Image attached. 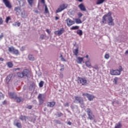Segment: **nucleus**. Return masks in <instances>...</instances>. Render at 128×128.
Here are the masks:
<instances>
[{"label": "nucleus", "instance_id": "f257e3e1", "mask_svg": "<svg viewBox=\"0 0 128 128\" xmlns=\"http://www.w3.org/2000/svg\"><path fill=\"white\" fill-rule=\"evenodd\" d=\"M107 20H108V26H114V19L112 18V12H109L108 14H106L103 16L101 24H106Z\"/></svg>", "mask_w": 128, "mask_h": 128}, {"label": "nucleus", "instance_id": "f03ea898", "mask_svg": "<svg viewBox=\"0 0 128 128\" xmlns=\"http://www.w3.org/2000/svg\"><path fill=\"white\" fill-rule=\"evenodd\" d=\"M30 70L24 69L22 72H18L17 76L18 78H24V76H30Z\"/></svg>", "mask_w": 128, "mask_h": 128}, {"label": "nucleus", "instance_id": "7ed1b4c3", "mask_svg": "<svg viewBox=\"0 0 128 128\" xmlns=\"http://www.w3.org/2000/svg\"><path fill=\"white\" fill-rule=\"evenodd\" d=\"M68 5L66 4H60L59 7L56 10V14L60 12H62V10H66V8H68Z\"/></svg>", "mask_w": 128, "mask_h": 128}, {"label": "nucleus", "instance_id": "20e7f679", "mask_svg": "<svg viewBox=\"0 0 128 128\" xmlns=\"http://www.w3.org/2000/svg\"><path fill=\"white\" fill-rule=\"evenodd\" d=\"M78 84H80L82 86H86L88 84V80H86V78L78 77Z\"/></svg>", "mask_w": 128, "mask_h": 128}, {"label": "nucleus", "instance_id": "39448f33", "mask_svg": "<svg viewBox=\"0 0 128 128\" xmlns=\"http://www.w3.org/2000/svg\"><path fill=\"white\" fill-rule=\"evenodd\" d=\"M86 112L88 116V118L90 120H94V115L92 114V111L90 108H87L86 110Z\"/></svg>", "mask_w": 128, "mask_h": 128}, {"label": "nucleus", "instance_id": "423d86ee", "mask_svg": "<svg viewBox=\"0 0 128 128\" xmlns=\"http://www.w3.org/2000/svg\"><path fill=\"white\" fill-rule=\"evenodd\" d=\"M74 102L75 104H78H78H84V99L80 96H76L74 97Z\"/></svg>", "mask_w": 128, "mask_h": 128}, {"label": "nucleus", "instance_id": "0eeeda50", "mask_svg": "<svg viewBox=\"0 0 128 128\" xmlns=\"http://www.w3.org/2000/svg\"><path fill=\"white\" fill-rule=\"evenodd\" d=\"M8 52H12L13 54H16V56L20 54V52L18 50L15 49L13 46L8 48Z\"/></svg>", "mask_w": 128, "mask_h": 128}, {"label": "nucleus", "instance_id": "6e6552de", "mask_svg": "<svg viewBox=\"0 0 128 128\" xmlns=\"http://www.w3.org/2000/svg\"><path fill=\"white\" fill-rule=\"evenodd\" d=\"M38 98L39 100V105L42 106L44 102V94H39Z\"/></svg>", "mask_w": 128, "mask_h": 128}, {"label": "nucleus", "instance_id": "1a4fd4ad", "mask_svg": "<svg viewBox=\"0 0 128 128\" xmlns=\"http://www.w3.org/2000/svg\"><path fill=\"white\" fill-rule=\"evenodd\" d=\"M10 96L11 98H14V100H16L17 102H22V99L20 98V97L16 96L14 95L13 93H10Z\"/></svg>", "mask_w": 128, "mask_h": 128}, {"label": "nucleus", "instance_id": "9d476101", "mask_svg": "<svg viewBox=\"0 0 128 128\" xmlns=\"http://www.w3.org/2000/svg\"><path fill=\"white\" fill-rule=\"evenodd\" d=\"M64 32H66V30H64V28H60L58 30H56L54 32V34H56V36H62V34H64Z\"/></svg>", "mask_w": 128, "mask_h": 128}, {"label": "nucleus", "instance_id": "9b49d317", "mask_svg": "<svg viewBox=\"0 0 128 128\" xmlns=\"http://www.w3.org/2000/svg\"><path fill=\"white\" fill-rule=\"evenodd\" d=\"M83 96H86V98H88V100H92L94 98V96L88 94V93H84L82 94Z\"/></svg>", "mask_w": 128, "mask_h": 128}, {"label": "nucleus", "instance_id": "f8f14e48", "mask_svg": "<svg viewBox=\"0 0 128 128\" xmlns=\"http://www.w3.org/2000/svg\"><path fill=\"white\" fill-rule=\"evenodd\" d=\"M110 74L112 76H120V72L118 71V70H110Z\"/></svg>", "mask_w": 128, "mask_h": 128}, {"label": "nucleus", "instance_id": "ddd939ff", "mask_svg": "<svg viewBox=\"0 0 128 128\" xmlns=\"http://www.w3.org/2000/svg\"><path fill=\"white\" fill-rule=\"evenodd\" d=\"M14 10L16 12V14L17 16H20V14H22V8H20V6L15 7L14 8Z\"/></svg>", "mask_w": 128, "mask_h": 128}, {"label": "nucleus", "instance_id": "4468645a", "mask_svg": "<svg viewBox=\"0 0 128 128\" xmlns=\"http://www.w3.org/2000/svg\"><path fill=\"white\" fill-rule=\"evenodd\" d=\"M66 22L68 26H72V24H75L74 21L72 20L70 18H68L66 20Z\"/></svg>", "mask_w": 128, "mask_h": 128}, {"label": "nucleus", "instance_id": "2eb2a0df", "mask_svg": "<svg viewBox=\"0 0 128 128\" xmlns=\"http://www.w3.org/2000/svg\"><path fill=\"white\" fill-rule=\"evenodd\" d=\"M2 2L6 8H12V4H10V2L8 0H2Z\"/></svg>", "mask_w": 128, "mask_h": 128}, {"label": "nucleus", "instance_id": "dca6fc26", "mask_svg": "<svg viewBox=\"0 0 128 128\" xmlns=\"http://www.w3.org/2000/svg\"><path fill=\"white\" fill-rule=\"evenodd\" d=\"M12 78V74H9L6 78V82L7 84H8L10 82Z\"/></svg>", "mask_w": 128, "mask_h": 128}, {"label": "nucleus", "instance_id": "f3484780", "mask_svg": "<svg viewBox=\"0 0 128 128\" xmlns=\"http://www.w3.org/2000/svg\"><path fill=\"white\" fill-rule=\"evenodd\" d=\"M56 106V102H47V106L48 108H54Z\"/></svg>", "mask_w": 128, "mask_h": 128}, {"label": "nucleus", "instance_id": "a211bd4d", "mask_svg": "<svg viewBox=\"0 0 128 128\" xmlns=\"http://www.w3.org/2000/svg\"><path fill=\"white\" fill-rule=\"evenodd\" d=\"M78 6L80 8V10H82V12H86V6H84L83 4H80Z\"/></svg>", "mask_w": 128, "mask_h": 128}, {"label": "nucleus", "instance_id": "6ab92c4d", "mask_svg": "<svg viewBox=\"0 0 128 128\" xmlns=\"http://www.w3.org/2000/svg\"><path fill=\"white\" fill-rule=\"evenodd\" d=\"M84 58L77 57L76 62L78 64H82Z\"/></svg>", "mask_w": 128, "mask_h": 128}, {"label": "nucleus", "instance_id": "aec40b11", "mask_svg": "<svg viewBox=\"0 0 128 128\" xmlns=\"http://www.w3.org/2000/svg\"><path fill=\"white\" fill-rule=\"evenodd\" d=\"M104 2H106V0H97L96 2V4H102Z\"/></svg>", "mask_w": 128, "mask_h": 128}, {"label": "nucleus", "instance_id": "412c9836", "mask_svg": "<svg viewBox=\"0 0 128 128\" xmlns=\"http://www.w3.org/2000/svg\"><path fill=\"white\" fill-rule=\"evenodd\" d=\"M85 64L88 68L92 66V64L90 63V60L86 61L85 62Z\"/></svg>", "mask_w": 128, "mask_h": 128}, {"label": "nucleus", "instance_id": "4be33fe9", "mask_svg": "<svg viewBox=\"0 0 128 128\" xmlns=\"http://www.w3.org/2000/svg\"><path fill=\"white\" fill-rule=\"evenodd\" d=\"M27 2L30 6H32V4L34 2V0H27Z\"/></svg>", "mask_w": 128, "mask_h": 128}, {"label": "nucleus", "instance_id": "5701e85b", "mask_svg": "<svg viewBox=\"0 0 128 128\" xmlns=\"http://www.w3.org/2000/svg\"><path fill=\"white\" fill-rule=\"evenodd\" d=\"M73 53L74 54V56H78V48L74 50L73 51Z\"/></svg>", "mask_w": 128, "mask_h": 128}, {"label": "nucleus", "instance_id": "b1692460", "mask_svg": "<svg viewBox=\"0 0 128 128\" xmlns=\"http://www.w3.org/2000/svg\"><path fill=\"white\" fill-rule=\"evenodd\" d=\"M28 58L29 60H32V62H33V60H34V56L32 55H29L28 56Z\"/></svg>", "mask_w": 128, "mask_h": 128}, {"label": "nucleus", "instance_id": "393cba45", "mask_svg": "<svg viewBox=\"0 0 128 128\" xmlns=\"http://www.w3.org/2000/svg\"><path fill=\"white\" fill-rule=\"evenodd\" d=\"M14 126H16L18 128H22V123H20V122H16V124H14Z\"/></svg>", "mask_w": 128, "mask_h": 128}, {"label": "nucleus", "instance_id": "a878e982", "mask_svg": "<svg viewBox=\"0 0 128 128\" xmlns=\"http://www.w3.org/2000/svg\"><path fill=\"white\" fill-rule=\"evenodd\" d=\"M6 64H7L8 66L10 68H12V66H14V64L12 62H7Z\"/></svg>", "mask_w": 128, "mask_h": 128}, {"label": "nucleus", "instance_id": "bb28decb", "mask_svg": "<svg viewBox=\"0 0 128 128\" xmlns=\"http://www.w3.org/2000/svg\"><path fill=\"white\" fill-rule=\"evenodd\" d=\"M75 22L76 24H82V20L80 18H75Z\"/></svg>", "mask_w": 128, "mask_h": 128}, {"label": "nucleus", "instance_id": "cd10ccee", "mask_svg": "<svg viewBox=\"0 0 128 128\" xmlns=\"http://www.w3.org/2000/svg\"><path fill=\"white\" fill-rule=\"evenodd\" d=\"M80 28V27L78 26H73L70 28V30H78Z\"/></svg>", "mask_w": 128, "mask_h": 128}, {"label": "nucleus", "instance_id": "c85d7f7f", "mask_svg": "<svg viewBox=\"0 0 128 128\" xmlns=\"http://www.w3.org/2000/svg\"><path fill=\"white\" fill-rule=\"evenodd\" d=\"M77 34L79 36H82V30H78L76 32Z\"/></svg>", "mask_w": 128, "mask_h": 128}, {"label": "nucleus", "instance_id": "c756f323", "mask_svg": "<svg viewBox=\"0 0 128 128\" xmlns=\"http://www.w3.org/2000/svg\"><path fill=\"white\" fill-rule=\"evenodd\" d=\"M44 81H40L39 83L40 88H42L44 86Z\"/></svg>", "mask_w": 128, "mask_h": 128}, {"label": "nucleus", "instance_id": "7c9ffc66", "mask_svg": "<svg viewBox=\"0 0 128 128\" xmlns=\"http://www.w3.org/2000/svg\"><path fill=\"white\" fill-rule=\"evenodd\" d=\"M45 6V13L46 14H48L49 12H48V6H46V5H44Z\"/></svg>", "mask_w": 128, "mask_h": 128}, {"label": "nucleus", "instance_id": "2f4dec72", "mask_svg": "<svg viewBox=\"0 0 128 128\" xmlns=\"http://www.w3.org/2000/svg\"><path fill=\"white\" fill-rule=\"evenodd\" d=\"M46 35L42 34L40 35V40H44V38H46Z\"/></svg>", "mask_w": 128, "mask_h": 128}, {"label": "nucleus", "instance_id": "473e14b6", "mask_svg": "<svg viewBox=\"0 0 128 128\" xmlns=\"http://www.w3.org/2000/svg\"><path fill=\"white\" fill-rule=\"evenodd\" d=\"M118 77H116L115 78H114V82L115 84H118Z\"/></svg>", "mask_w": 128, "mask_h": 128}, {"label": "nucleus", "instance_id": "72a5a7b5", "mask_svg": "<svg viewBox=\"0 0 128 128\" xmlns=\"http://www.w3.org/2000/svg\"><path fill=\"white\" fill-rule=\"evenodd\" d=\"M26 116H21L20 117V120H26Z\"/></svg>", "mask_w": 128, "mask_h": 128}, {"label": "nucleus", "instance_id": "f704fd0d", "mask_svg": "<svg viewBox=\"0 0 128 128\" xmlns=\"http://www.w3.org/2000/svg\"><path fill=\"white\" fill-rule=\"evenodd\" d=\"M78 18H82V16H84V15L82 14V12H79L78 14Z\"/></svg>", "mask_w": 128, "mask_h": 128}, {"label": "nucleus", "instance_id": "c9c22d12", "mask_svg": "<svg viewBox=\"0 0 128 128\" xmlns=\"http://www.w3.org/2000/svg\"><path fill=\"white\" fill-rule=\"evenodd\" d=\"M10 20V16L7 17L6 20V24H8V20Z\"/></svg>", "mask_w": 128, "mask_h": 128}, {"label": "nucleus", "instance_id": "e433bc0d", "mask_svg": "<svg viewBox=\"0 0 128 128\" xmlns=\"http://www.w3.org/2000/svg\"><path fill=\"white\" fill-rule=\"evenodd\" d=\"M104 58L106 60H108V58H110V55L108 54H105Z\"/></svg>", "mask_w": 128, "mask_h": 128}, {"label": "nucleus", "instance_id": "4c0bfd02", "mask_svg": "<svg viewBox=\"0 0 128 128\" xmlns=\"http://www.w3.org/2000/svg\"><path fill=\"white\" fill-rule=\"evenodd\" d=\"M4 94L2 93V92H0V100H2V98H4Z\"/></svg>", "mask_w": 128, "mask_h": 128}, {"label": "nucleus", "instance_id": "58836bf2", "mask_svg": "<svg viewBox=\"0 0 128 128\" xmlns=\"http://www.w3.org/2000/svg\"><path fill=\"white\" fill-rule=\"evenodd\" d=\"M118 68H119L118 72H122V70H123L122 67L120 66H119Z\"/></svg>", "mask_w": 128, "mask_h": 128}, {"label": "nucleus", "instance_id": "ea45409f", "mask_svg": "<svg viewBox=\"0 0 128 128\" xmlns=\"http://www.w3.org/2000/svg\"><path fill=\"white\" fill-rule=\"evenodd\" d=\"M58 116L60 118V116H64V114H62V112H58Z\"/></svg>", "mask_w": 128, "mask_h": 128}, {"label": "nucleus", "instance_id": "a19ab883", "mask_svg": "<svg viewBox=\"0 0 128 128\" xmlns=\"http://www.w3.org/2000/svg\"><path fill=\"white\" fill-rule=\"evenodd\" d=\"M16 25L18 26H20V22H16L15 26H16Z\"/></svg>", "mask_w": 128, "mask_h": 128}, {"label": "nucleus", "instance_id": "79ce46f5", "mask_svg": "<svg viewBox=\"0 0 128 128\" xmlns=\"http://www.w3.org/2000/svg\"><path fill=\"white\" fill-rule=\"evenodd\" d=\"M60 72H64V66H62V68L60 69Z\"/></svg>", "mask_w": 128, "mask_h": 128}, {"label": "nucleus", "instance_id": "37998d69", "mask_svg": "<svg viewBox=\"0 0 128 128\" xmlns=\"http://www.w3.org/2000/svg\"><path fill=\"white\" fill-rule=\"evenodd\" d=\"M60 58H62L61 60H62V62H66V59H64V57H62V55L60 56Z\"/></svg>", "mask_w": 128, "mask_h": 128}, {"label": "nucleus", "instance_id": "c03bdc74", "mask_svg": "<svg viewBox=\"0 0 128 128\" xmlns=\"http://www.w3.org/2000/svg\"><path fill=\"white\" fill-rule=\"evenodd\" d=\"M64 106L65 107H68V106H70V104H68V102H66L64 104Z\"/></svg>", "mask_w": 128, "mask_h": 128}, {"label": "nucleus", "instance_id": "a18cd8bd", "mask_svg": "<svg viewBox=\"0 0 128 128\" xmlns=\"http://www.w3.org/2000/svg\"><path fill=\"white\" fill-rule=\"evenodd\" d=\"M4 21L2 20V18L0 17V24H2Z\"/></svg>", "mask_w": 128, "mask_h": 128}, {"label": "nucleus", "instance_id": "49530a36", "mask_svg": "<svg viewBox=\"0 0 128 128\" xmlns=\"http://www.w3.org/2000/svg\"><path fill=\"white\" fill-rule=\"evenodd\" d=\"M27 108H28V110H32V106H28Z\"/></svg>", "mask_w": 128, "mask_h": 128}, {"label": "nucleus", "instance_id": "de8ad7c7", "mask_svg": "<svg viewBox=\"0 0 128 128\" xmlns=\"http://www.w3.org/2000/svg\"><path fill=\"white\" fill-rule=\"evenodd\" d=\"M4 38V33H2L0 35V40Z\"/></svg>", "mask_w": 128, "mask_h": 128}, {"label": "nucleus", "instance_id": "09e8293b", "mask_svg": "<svg viewBox=\"0 0 128 128\" xmlns=\"http://www.w3.org/2000/svg\"><path fill=\"white\" fill-rule=\"evenodd\" d=\"M56 124H60V121L58 120H56Z\"/></svg>", "mask_w": 128, "mask_h": 128}, {"label": "nucleus", "instance_id": "8fccbe9b", "mask_svg": "<svg viewBox=\"0 0 128 128\" xmlns=\"http://www.w3.org/2000/svg\"><path fill=\"white\" fill-rule=\"evenodd\" d=\"M46 32H48V34H50V30H48V29H46Z\"/></svg>", "mask_w": 128, "mask_h": 128}, {"label": "nucleus", "instance_id": "3c124183", "mask_svg": "<svg viewBox=\"0 0 128 128\" xmlns=\"http://www.w3.org/2000/svg\"><path fill=\"white\" fill-rule=\"evenodd\" d=\"M60 78H64V74H61L60 76Z\"/></svg>", "mask_w": 128, "mask_h": 128}, {"label": "nucleus", "instance_id": "603ef678", "mask_svg": "<svg viewBox=\"0 0 128 128\" xmlns=\"http://www.w3.org/2000/svg\"><path fill=\"white\" fill-rule=\"evenodd\" d=\"M6 101L5 100L2 102V104H6Z\"/></svg>", "mask_w": 128, "mask_h": 128}, {"label": "nucleus", "instance_id": "864d4df0", "mask_svg": "<svg viewBox=\"0 0 128 128\" xmlns=\"http://www.w3.org/2000/svg\"><path fill=\"white\" fill-rule=\"evenodd\" d=\"M68 124H69V126H72V122H68Z\"/></svg>", "mask_w": 128, "mask_h": 128}, {"label": "nucleus", "instance_id": "5fc2aeb1", "mask_svg": "<svg viewBox=\"0 0 128 128\" xmlns=\"http://www.w3.org/2000/svg\"><path fill=\"white\" fill-rule=\"evenodd\" d=\"M34 12L36 14H38V10H34Z\"/></svg>", "mask_w": 128, "mask_h": 128}, {"label": "nucleus", "instance_id": "6e6d98bb", "mask_svg": "<svg viewBox=\"0 0 128 128\" xmlns=\"http://www.w3.org/2000/svg\"><path fill=\"white\" fill-rule=\"evenodd\" d=\"M46 110H48V108H46V107L44 108V112H46Z\"/></svg>", "mask_w": 128, "mask_h": 128}, {"label": "nucleus", "instance_id": "4d7b16f0", "mask_svg": "<svg viewBox=\"0 0 128 128\" xmlns=\"http://www.w3.org/2000/svg\"><path fill=\"white\" fill-rule=\"evenodd\" d=\"M41 2H42V4H44V2H45L44 0H41Z\"/></svg>", "mask_w": 128, "mask_h": 128}, {"label": "nucleus", "instance_id": "13d9d810", "mask_svg": "<svg viewBox=\"0 0 128 128\" xmlns=\"http://www.w3.org/2000/svg\"><path fill=\"white\" fill-rule=\"evenodd\" d=\"M59 18H58V16H56V18H55V20H59Z\"/></svg>", "mask_w": 128, "mask_h": 128}, {"label": "nucleus", "instance_id": "bf43d9fd", "mask_svg": "<svg viewBox=\"0 0 128 128\" xmlns=\"http://www.w3.org/2000/svg\"><path fill=\"white\" fill-rule=\"evenodd\" d=\"M0 60L1 61V62H4V58H0Z\"/></svg>", "mask_w": 128, "mask_h": 128}, {"label": "nucleus", "instance_id": "052dcab7", "mask_svg": "<svg viewBox=\"0 0 128 128\" xmlns=\"http://www.w3.org/2000/svg\"><path fill=\"white\" fill-rule=\"evenodd\" d=\"M125 54H128V50H126L125 52Z\"/></svg>", "mask_w": 128, "mask_h": 128}, {"label": "nucleus", "instance_id": "680f3d73", "mask_svg": "<svg viewBox=\"0 0 128 128\" xmlns=\"http://www.w3.org/2000/svg\"><path fill=\"white\" fill-rule=\"evenodd\" d=\"M86 58H88V55H86Z\"/></svg>", "mask_w": 128, "mask_h": 128}, {"label": "nucleus", "instance_id": "e2e57ef3", "mask_svg": "<svg viewBox=\"0 0 128 128\" xmlns=\"http://www.w3.org/2000/svg\"><path fill=\"white\" fill-rule=\"evenodd\" d=\"M83 0H78V2H82Z\"/></svg>", "mask_w": 128, "mask_h": 128}, {"label": "nucleus", "instance_id": "0e129e2a", "mask_svg": "<svg viewBox=\"0 0 128 128\" xmlns=\"http://www.w3.org/2000/svg\"><path fill=\"white\" fill-rule=\"evenodd\" d=\"M128 92V87L127 88Z\"/></svg>", "mask_w": 128, "mask_h": 128}, {"label": "nucleus", "instance_id": "69168bd1", "mask_svg": "<svg viewBox=\"0 0 128 128\" xmlns=\"http://www.w3.org/2000/svg\"><path fill=\"white\" fill-rule=\"evenodd\" d=\"M17 70H20V68H18Z\"/></svg>", "mask_w": 128, "mask_h": 128}]
</instances>
